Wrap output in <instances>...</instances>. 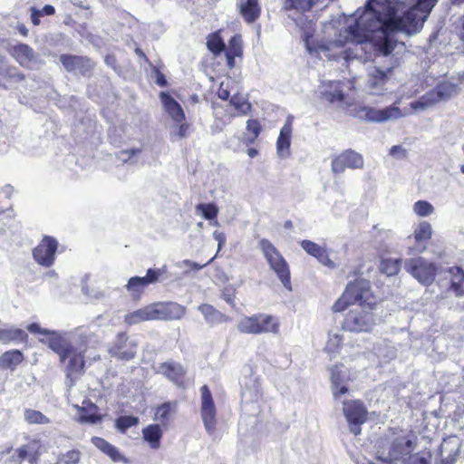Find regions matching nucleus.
Segmentation results:
<instances>
[{"label":"nucleus","instance_id":"nucleus-1","mask_svg":"<svg viewBox=\"0 0 464 464\" xmlns=\"http://www.w3.org/2000/svg\"><path fill=\"white\" fill-rule=\"evenodd\" d=\"M438 0H369L364 10L355 13L354 24L338 37L319 46L325 56L372 61L379 66L369 70L366 87L372 95L383 94L392 69L399 65L393 53L398 42L393 34H418Z\"/></svg>","mask_w":464,"mask_h":464},{"label":"nucleus","instance_id":"nucleus-2","mask_svg":"<svg viewBox=\"0 0 464 464\" xmlns=\"http://www.w3.org/2000/svg\"><path fill=\"white\" fill-rule=\"evenodd\" d=\"M279 321L276 317L266 314H256L243 316L237 323V329L246 334H264L279 333Z\"/></svg>","mask_w":464,"mask_h":464},{"label":"nucleus","instance_id":"nucleus-3","mask_svg":"<svg viewBox=\"0 0 464 464\" xmlns=\"http://www.w3.org/2000/svg\"><path fill=\"white\" fill-rule=\"evenodd\" d=\"M258 246L270 268L276 274L282 285L291 290L290 270L285 259L268 239H261Z\"/></svg>","mask_w":464,"mask_h":464},{"label":"nucleus","instance_id":"nucleus-4","mask_svg":"<svg viewBox=\"0 0 464 464\" xmlns=\"http://www.w3.org/2000/svg\"><path fill=\"white\" fill-rule=\"evenodd\" d=\"M368 306H356L349 310L343 322V329L348 332H369L375 324L374 312Z\"/></svg>","mask_w":464,"mask_h":464},{"label":"nucleus","instance_id":"nucleus-5","mask_svg":"<svg viewBox=\"0 0 464 464\" xmlns=\"http://www.w3.org/2000/svg\"><path fill=\"white\" fill-rule=\"evenodd\" d=\"M350 115L373 122H384L390 120H397L403 116L401 111L396 105H391L384 109H375L368 106H357L351 109Z\"/></svg>","mask_w":464,"mask_h":464},{"label":"nucleus","instance_id":"nucleus-6","mask_svg":"<svg viewBox=\"0 0 464 464\" xmlns=\"http://www.w3.org/2000/svg\"><path fill=\"white\" fill-rule=\"evenodd\" d=\"M344 292L353 304L358 303L357 306H368L370 310H376L378 307V300L372 294L368 280L359 278L350 282Z\"/></svg>","mask_w":464,"mask_h":464},{"label":"nucleus","instance_id":"nucleus-7","mask_svg":"<svg viewBox=\"0 0 464 464\" xmlns=\"http://www.w3.org/2000/svg\"><path fill=\"white\" fill-rule=\"evenodd\" d=\"M403 267L419 283L425 285L432 284L437 273L435 264L422 257L406 259Z\"/></svg>","mask_w":464,"mask_h":464},{"label":"nucleus","instance_id":"nucleus-8","mask_svg":"<svg viewBox=\"0 0 464 464\" xmlns=\"http://www.w3.org/2000/svg\"><path fill=\"white\" fill-rule=\"evenodd\" d=\"M167 272V266L149 268L145 276H132L129 279L126 289L133 298H140L146 287L157 283L160 276Z\"/></svg>","mask_w":464,"mask_h":464},{"label":"nucleus","instance_id":"nucleus-9","mask_svg":"<svg viewBox=\"0 0 464 464\" xmlns=\"http://www.w3.org/2000/svg\"><path fill=\"white\" fill-rule=\"evenodd\" d=\"M343 414L349 424L350 431L354 435L361 434V426L367 420V410L360 401L343 402Z\"/></svg>","mask_w":464,"mask_h":464},{"label":"nucleus","instance_id":"nucleus-10","mask_svg":"<svg viewBox=\"0 0 464 464\" xmlns=\"http://www.w3.org/2000/svg\"><path fill=\"white\" fill-rule=\"evenodd\" d=\"M11 56L23 67L38 69L44 64V60L30 45L17 44L10 48Z\"/></svg>","mask_w":464,"mask_h":464},{"label":"nucleus","instance_id":"nucleus-11","mask_svg":"<svg viewBox=\"0 0 464 464\" xmlns=\"http://www.w3.org/2000/svg\"><path fill=\"white\" fill-rule=\"evenodd\" d=\"M363 166L364 160L362 155L352 149H348L332 160L331 169L334 174H341L345 169H362Z\"/></svg>","mask_w":464,"mask_h":464},{"label":"nucleus","instance_id":"nucleus-12","mask_svg":"<svg viewBox=\"0 0 464 464\" xmlns=\"http://www.w3.org/2000/svg\"><path fill=\"white\" fill-rule=\"evenodd\" d=\"M201 393V418L205 430L209 435L214 434L217 426V410L210 390L207 385L200 388Z\"/></svg>","mask_w":464,"mask_h":464},{"label":"nucleus","instance_id":"nucleus-13","mask_svg":"<svg viewBox=\"0 0 464 464\" xmlns=\"http://www.w3.org/2000/svg\"><path fill=\"white\" fill-rule=\"evenodd\" d=\"M41 343L47 344L48 347L58 354L60 362H64L72 353L74 347L64 335L56 331H51L48 338L40 339Z\"/></svg>","mask_w":464,"mask_h":464},{"label":"nucleus","instance_id":"nucleus-14","mask_svg":"<svg viewBox=\"0 0 464 464\" xmlns=\"http://www.w3.org/2000/svg\"><path fill=\"white\" fill-rule=\"evenodd\" d=\"M461 441L457 436L444 439L439 448L435 464H455L459 455Z\"/></svg>","mask_w":464,"mask_h":464},{"label":"nucleus","instance_id":"nucleus-15","mask_svg":"<svg viewBox=\"0 0 464 464\" xmlns=\"http://www.w3.org/2000/svg\"><path fill=\"white\" fill-rule=\"evenodd\" d=\"M57 246L58 242L55 238L44 237L33 251L34 260L43 266H51L54 262Z\"/></svg>","mask_w":464,"mask_h":464},{"label":"nucleus","instance_id":"nucleus-16","mask_svg":"<svg viewBox=\"0 0 464 464\" xmlns=\"http://www.w3.org/2000/svg\"><path fill=\"white\" fill-rule=\"evenodd\" d=\"M60 62L67 72L80 73L82 76H90L95 65L88 57L72 54H62Z\"/></svg>","mask_w":464,"mask_h":464},{"label":"nucleus","instance_id":"nucleus-17","mask_svg":"<svg viewBox=\"0 0 464 464\" xmlns=\"http://www.w3.org/2000/svg\"><path fill=\"white\" fill-rule=\"evenodd\" d=\"M67 359L69 361L65 368V382L66 385L71 388L84 373L85 362L83 352L78 351V349L74 347L73 353H72Z\"/></svg>","mask_w":464,"mask_h":464},{"label":"nucleus","instance_id":"nucleus-18","mask_svg":"<svg viewBox=\"0 0 464 464\" xmlns=\"http://www.w3.org/2000/svg\"><path fill=\"white\" fill-rule=\"evenodd\" d=\"M156 320H178L185 314V307L174 303H154Z\"/></svg>","mask_w":464,"mask_h":464},{"label":"nucleus","instance_id":"nucleus-19","mask_svg":"<svg viewBox=\"0 0 464 464\" xmlns=\"http://www.w3.org/2000/svg\"><path fill=\"white\" fill-rule=\"evenodd\" d=\"M292 120V116L287 117L285 123L280 130V133L276 140V152L282 159H285L290 155Z\"/></svg>","mask_w":464,"mask_h":464},{"label":"nucleus","instance_id":"nucleus-20","mask_svg":"<svg viewBox=\"0 0 464 464\" xmlns=\"http://www.w3.org/2000/svg\"><path fill=\"white\" fill-rule=\"evenodd\" d=\"M160 97L165 111L173 121V123H180L185 121L186 117L182 107L170 94L162 92Z\"/></svg>","mask_w":464,"mask_h":464},{"label":"nucleus","instance_id":"nucleus-21","mask_svg":"<svg viewBox=\"0 0 464 464\" xmlns=\"http://www.w3.org/2000/svg\"><path fill=\"white\" fill-rule=\"evenodd\" d=\"M41 441L31 440L27 443L15 449L23 461L26 460L29 464H37L41 456Z\"/></svg>","mask_w":464,"mask_h":464},{"label":"nucleus","instance_id":"nucleus-22","mask_svg":"<svg viewBox=\"0 0 464 464\" xmlns=\"http://www.w3.org/2000/svg\"><path fill=\"white\" fill-rule=\"evenodd\" d=\"M301 246L308 255L315 257L322 265L329 268L335 267L334 262L329 258L328 253L324 246L310 240H303Z\"/></svg>","mask_w":464,"mask_h":464},{"label":"nucleus","instance_id":"nucleus-23","mask_svg":"<svg viewBox=\"0 0 464 464\" xmlns=\"http://www.w3.org/2000/svg\"><path fill=\"white\" fill-rule=\"evenodd\" d=\"M241 394L246 401H256L262 395L259 378L253 374L245 377Z\"/></svg>","mask_w":464,"mask_h":464},{"label":"nucleus","instance_id":"nucleus-24","mask_svg":"<svg viewBox=\"0 0 464 464\" xmlns=\"http://www.w3.org/2000/svg\"><path fill=\"white\" fill-rule=\"evenodd\" d=\"M347 374L343 367L334 366L331 369L332 392L334 398H340L348 392L346 386Z\"/></svg>","mask_w":464,"mask_h":464},{"label":"nucleus","instance_id":"nucleus-25","mask_svg":"<svg viewBox=\"0 0 464 464\" xmlns=\"http://www.w3.org/2000/svg\"><path fill=\"white\" fill-rule=\"evenodd\" d=\"M412 450V441L406 437H400L394 440L392 444L390 455L386 458L379 459L384 463L390 464L392 459H398L402 455H407Z\"/></svg>","mask_w":464,"mask_h":464},{"label":"nucleus","instance_id":"nucleus-26","mask_svg":"<svg viewBox=\"0 0 464 464\" xmlns=\"http://www.w3.org/2000/svg\"><path fill=\"white\" fill-rule=\"evenodd\" d=\"M237 7L239 14L247 24L256 22L261 14L258 0H240Z\"/></svg>","mask_w":464,"mask_h":464},{"label":"nucleus","instance_id":"nucleus-27","mask_svg":"<svg viewBox=\"0 0 464 464\" xmlns=\"http://www.w3.org/2000/svg\"><path fill=\"white\" fill-rule=\"evenodd\" d=\"M160 372L163 373L169 381L180 386L183 383V378L186 374L184 367L176 362H167L161 363Z\"/></svg>","mask_w":464,"mask_h":464},{"label":"nucleus","instance_id":"nucleus-28","mask_svg":"<svg viewBox=\"0 0 464 464\" xmlns=\"http://www.w3.org/2000/svg\"><path fill=\"white\" fill-rule=\"evenodd\" d=\"M92 443L106 454L113 462L128 463V459L120 450L107 440L100 437H92Z\"/></svg>","mask_w":464,"mask_h":464},{"label":"nucleus","instance_id":"nucleus-29","mask_svg":"<svg viewBox=\"0 0 464 464\" xmlns=\"http://www.w3.org/2000/svg\"><path fill=\"white\" fill-rule=\"evenodd\" d=\"M152 320H156L152 304L129 313L124 316V322L128 325H134L145 321Z\"/></svg>","mask_w":464,"mask_h":464},{"label":"nucleus","instance_id":"nucleus-30","mask_svg":"<svg viewBox=\"0 0 464 464\" xmlns=\"http://www.w3.org/2000/svg\"><path fill=\"white\" fill-rule=\"evenodd\" d=\"M198 309L203 314L205 322L210 327H214L228 321V317L226 314L217 310L211 304H204L199 305Z\"/></svg>","mask_w":464,"mask_h":464},{"label":"nucleus","instance_id":"nucleus-31","mask_svg":"<svg viewBox=\"0 0 464 464\" xmlns=\"http://www.w3.org/2000/svg\"><path fill=\"white\" fill-rule=\"evenodd\" d=\"M28 334L22 329L10 327L0 329V343H22L26 341Z\"/></svg>","mask_w":464,"mask_h":464},{"label":"nucleus","instance_id":"nucleus-32","mask_svg":"<svg viewBox=\"0 0 464 464\" xmlns=\"http://www.w3.org/2000/svg\"><path fill=\"white\" fill-rule=\"evenodd\" d=\"M142 436L151 449L157 450L160 448L162 430L159 424H150L144 428L142 430Z\"/></svg>","mask_w":464,"mask_h":464},{"label":"nucleus","instance_id":"nucleus-33","mask_svg":"<svg viewBox=\"0 0 464 464\" xmlns=\"http://www.w3.org/2000/svg\"><path fill=\"white\" fill-rule=\"evenodd\" d=\"M24 360V354L19 350H10L0 356V369L14 370Z\"/></svg>","mask_w":464,"mask_h":464},{"label":"nucleus","instance_id":"nucleus-34","mask_svg":"<svg viewBox=\"0 0 464 464\" xmlns=\"http://www.w3.org/2000/svg\"><path fill=\"white\" fill-rule=\"evenodd\" d=\"M440 102H441V100L439 98V95L434 88L422 95L419 100L411 102L410 105L413 110L424 111L439 103Z\"/></svg>","mask_w":464,"mask_h":464},{"label":"nucleus","instance_id":"nucleus-35","mask_svg":"<svg viewBox=\"0 0 464 464\" xmlns=\"http://www.w3.org/2000/svg\"><path fill=\"white\" fill-rule=\"evenodd\" d=\"M86 406L79 407V420L81 422L97 423L102 418L97 414V406L90 401H83Z\"/></svg>","mask_w":464,"mask_h":464},{"label":"nucleus","instance_id":"nucleus-36","mask_svg":"<svg viewBox=\"0 0 464 464\" xmlns=\"http://www.w3.org/2000/svg\"><path fill=\"white\" fill-rule=\"evenodd\" d=\"M321 93L322 97L331 103L342 102L344 100L340 82H331L329 88L322 91Z\"/></svg>","mask_w":464,"mask_h":464},{"label":"nucleus","instance_id":"nucleus-37","mask_svg":"<svg viewBox=\"0 0 464 464\" xmlns=\"http://www.w3.org/2000/svg\"><path fill=\"white\" fill-rule=\"evenodd\" d=\"M450 275V289L459 296L464 293L461 284L464 282V272L459 266H452L449 269Z\"/></svg>","mask_w":464,"mask_h":464},{"label":"nucleus","instance_id":"nucleus-38","mask_svg":"<svg viewBox=\"0 0 464 464\" xmlns=\"http://www.w3.org/2000/svg\"><path fill=\"white\" fill-rule=\"evenodd\" d=\"M110 353L112 357H115L122 361H130L136 355V343L130 342V346L123 348V346L111 347Z\"/></svg>","mask_w":464,"mask_h":464},{"label":"nucleus","instance_id":"nucleus-39","mask_svg":"<svg viewBox=\"0 0 464 464\" xmlns=\"http://www.w3.org/2000/svg\"><path fill=\"white\" fill-rule=\"evenodd\" d=\"M432 235V229L430 223L427 221H421L415 227L413 237L418 245H421L422 243H426Z\"/></svg>","mask_w":464,"mask_h":464},{"label":"nucleus","instance_id":"nucleus-40","mask_svg":"<svg viewBox=\"0 0 464 464\" xmlns=\"http://www.w3.org/2000/svg\"><path fill=\"white\" fill-rule=\"evenodd\" d=\"M401 262L402 260L400 258L382 259L380 265V270L388 276H395L401 267Z\"/></svg>","mask_w":464,"mask_h":464},{"label":"nucleus","instance_id":"nucleus-41","mask_svg":"<svg viewBox=\"0 0 464 464\" xmlns=\"http://www.w3.org/2000/svg\"><path fill=\"white\" fill-rule=\"evenodd\" d=\"M230 104L237 111L238 115H247L252 105L247 99L241 94H235L230 99Z\"/></svg>","mask_w":464,"mask_h":464},{"label":"nucleus","instance_id":"nucleus-42","mask_svg":"<svg viewBox=\"0 0 464 464\" xmlns=\"http://www.w3.org/2000/svg\"><path fill=\"white\" fill-rule=\"evenodd\" d=\"M208 49L214 54L218 55L225 50V43L221 38L219 32L210 34L207 37Z\"/></svg>","mask_w":464,"mask_h":464},{"label":"nucleus","instance_id":"nucleus-43","mask_svg":"<svg viewBox=\"0 0 464 464\" xmlns=\"http://www.w3.org/2000/svg\"><path fill=\"white\" fill-rule=\"evenodd\" d=\"M195 211L205 219L213 220L218 214V208L213 203H199L196 206Z\"/></svg>","mask_w":464,"mask_h":464},{"label":"nucleus","instance_id":"nucleus-44","mask_svg":"<svg viewBox=\"0 0 464 464\" xmlns=\"http://www.w3.org/2000/svg\"><path fill=\"white\" fill-rule=\"evenodd\" d=\"M458 85L455 83H451L449 82L438 84L435 87V90L439 95V98H440L441 102L449 100L453 95H456L458 93Z\"/></svg>","mask_w":464,"mask_h":464},{"label":"nucleus","instance_id":"nucleus-45","mask_svg":"<svg viewBox=\"0 0 464 464\" xmlns=\"http://www.w3.org/2000/svg\"><path fill=\"white\" fill-rule=\"evenodd\" d=\"M72 334L73 337L77 338L78 345L80 347L87 346L94 338V335L90 329L84 326L77 327Z\"/></svg>","mask_w":464,"mask_h":464},{"label":"nucleus","instance_id":"nucleus-46","mask_svg":"<svg viewBox=\"0 0 464 464\" xmlns=\"http://www.w3.org/2000/svg\"><path fill=\"white\" fill-rule=\"evenodd\" d=\"M24 417L29 424H47L50 422L48 417L41 411L32 409H26L24 412Z\"/></svg>","mask_w":464,"mask_h":464},{"label":"nucleus","instance_id":"nucleus-47","mask_svg":"<svg viewBox=\"0 0 464 464\" xmlns=\"http://www.w3.org/2000/svg\"><path fill=\"white\" fill-rule=\"evenodd\" d=\"M176 403L165 402L159 406L155 412V420L162 423L169 420L170 414L175 411Z\"/></svg>","mask_w":464,"mask_h":464},{"label":"nucleus","instance_id":"nucleus-48","mask_svg":"<svg viewBox=\"0 0 464 464\" xmlns=\"http://www.w3.org/2000/svg\"><path fill=\"white\" fill-rule=\"evenodd\" d=\"M188 130V124L184 121L180 123H173V126L170 130V140L172 141L179 140L187 137Z\"/></svg>","mask_w":464,"mask_h":464},{"label":"nucleus","instance_id":"nucleus-49","mask_svg":"<svg viewBox=\"0 0 464 464\" xmlns=\"http://www.w3.org/2000/svg\"><path fill=\"white\" fill-rule=\"evenodd\" d=\"M139 423V418L134 416H121L116 420V428L121 432L125 433L130 427L136 426Z\"/></svg>","mask_w":464,"mask_h":464},{"label":"nucleus","instance_id":"nucleus-50","mask_svg":"<svg viewBox=\"0 0 464 464\" xmlns=\"http://www.w3.org/2000/svg\"><path fill=\"white\" fill-rule=\"evenodd\" d=\"M24 79V75L18 70V68L11 64H8L4 75V82L5 84L7 82H19Z\"/></svg>","mask_w":464,"mask_h":464},{"label":"nucleus","instance_id":"nucleus-51","mask_svg":"<svg viewBox=\"0 0 464 464\" xmlns=\"http://www.w3.org/2000/svg\"><path fill=\"white\" fill-rule=\"evenodd\" d=\"M413 211L420 217H428L433 213L434 208L426 200H419L414 203Z\"/></svg>","mask_w":464,"mask_h":464},{"label":"nucleus","instance_id":"nucleus-52","mask_svg":"<svg viewBox=\"0 0 464 464\" xmlns=\"http://www.w3.org/2000/svg\"><path fill=\"white\" fill-rule=\"evenodd\" d=\"M81 459V452L78 450H72L63 454L59 459L58 464H79Z\"/></svg>","mask_w":464,"mask_h":464},{"label":"nucleus","instance_id":"nucleus-53","mask_svg":"<svg viewBox=\"0 0 464 464\" xmlns=\"http://www.w3.org/2000/svg\"><path fill=\"white\" fill-rule=\"evenodd\" d=\"M226 52L237 55L242 54V40L238 34L234 35L228 42V48Z\"/></svg>","mask_w":464,"mask_h":464},{"label":"nucleus","instance_id":"nucleus-54","mask_svg":"<svg viewBox=\"0 0 464 464\" xmlns=\"http://www.w3.org/2000/svg\"><path fill=\"white\" fill-rule=\"evenodd\" d=\"M343 342V337L339 333H330L325 349L331 353L335 352Z\"/></svg>","mask_w":464,"mask_h":464},{"label":"nucleus","instance_id":"nucleus-55","mask_svg":"<svg viewBox=\"0 0 464 464\" xmlns=\"http://www.w3.org/2000/svg\"><path fill=\"white\" fill-rule=\"evenodd\" d=\"M89 279V276L88 275H85L84 277L82 278V293L91 297V298H94V299H101L104 296V293L102 292V291H98V290H90L89 289V286L87 285V281Z\"/></svg>","mask_w":464,"mask_h":464},{"label":"nucleus","instance_id":"nucleus-56","mask_svg":"<svg viewBox=\"0 0 464 464\" xmlns=\"http://www.w3.org/2000/svg\"><path fill=\"white\" fill-rule=\"evenodd\" d=\"M246 130L252 133L249 141L253 142L260 134L261 125L257 120H248L246 121Z\"/></svg>","mask_w":464,"mask_h":464},{"label":"nucleus","instance_id":"nucleus-57","mask_svg":"<svg viewBox=\"0 0 464 464\" xmlns=\"http://www.w3.org/2000/svg\"><path fill=\"white\" fill-rule=\"evenodd\" d=\"M353 303L349 299V296L344 292L342 296L335 301V303L333 305V311L334 312H342L343 311L349 304H352Z\"/></svg>","mask_w":464,"mask_h":464},{"label":"nucleus","instance_id":"nucleus-58","mask_svg":"<svg viewBox=\"0 0 464 464\" xmlns=\"http://www.w3.org/2000/svg\"><path fill=\"white\" fill-rule=\"evenodd\" d=\"M389 154L396 160H402L408 157V150L401 145L392 146Z\"/></svg>","mask_w":464,"mask_h":464},{"label":"nucleus","instance_id":"nucleus-59","mask_svg":"<svg viewBox=\"0 0 464 464\" xmlns=\"http://www.w3.org/2000/svg\"><path fill=\"white\" fill-rule=\"evenodd\" d=\"M213 260H214V258H211L206 264L200 265L198 263H196V262L185 259V260H182V261L177 263V266L180 267V268H182V267H188L190 269L198 271V270H200L201 268L205 267L208 264H210Z\"/></svg>","mask_w":464,"mask_h":464},{"label":"nucleus","instance_id":"nucleus-60","mask_svg":"<svg viewBox=\"0 0 464 464\" xmlns=\"http://www.w3.org/2000/svg\"><path fill=\"white\" fill-rule=\"evenodd\" d=\"M141 152V149L140 148H131V149H129V150H121L120 151V157L121 156H127V159H122V162L124 163H128L130 161V160L140 154Z\"/></svg>","mask_w":464,"mask_h":464},{"label":"nucleus","instance_id":"nucleus-61","mask_svg":"<svg viewBox=\"0 0 464 464\" xmlns=\"http://www.w3.org/2000/svg\"><path fill=\"white\" fill-rule=\"evenodd\" d=\"M9 63L5 56L0 55V87L7 89L8 86L4 82V75Z\"/></svg>","mask_w":464,"mask_h":464},{"label":"nucleus","instance_id":"nucleus-62","mask_svg":"<svg viewBox=\"0 0 464 464\" xmlns=\"http://www.w3.org/2000/svg\"><path fill=\"white\" fill-rule=\"evenodd\" d=\"M27 330L31 333V334H44V335H48L51 331L50 330H47V329H44V328H42L38 324L36 323H33V324H30L28 326H27Z\"/></svg>","mask_w":464,"mask_h":464},{"label":"nucleus","instance_id":"nucleus-63","mask_svg":"<svg viewBox=\"0 0 464 464\" xmlns=\"http://www.w3.org/2000/svg\"><path fill=\"white\" fill-rule=\"evenodd\" d=\"M317 2V0H297V10L305 12L310 10Z\"/></svg>","mask_w":464,"mask_h":464},{"label":"nucleus","instance_id":"nucleus-64","mask_svg":"<svg viewBox=\"0 0 464 464\" xmlns=\"http://www.w3.org/2000/svg\"><path fill=\"white\" fill-rule=\"evenodd\" d=\"M213 238L218 242V252L226 244L227 237L225 233L216 230L213 232Z\"/></svg>","mask_w":464,"mask_h":464}]
</instances>
